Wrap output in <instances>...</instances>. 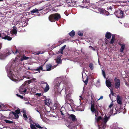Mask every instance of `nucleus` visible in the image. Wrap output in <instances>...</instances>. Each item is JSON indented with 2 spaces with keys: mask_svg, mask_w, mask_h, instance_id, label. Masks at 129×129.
Segmentation results:
<instances>
[{
  "mask_svg": "<svg viewBox=\"0 0 129 129\" xmlns=\"http://www.w3.org/2000/svg\"><path fill=\"white\" fill-rule=\"evenodd\" d=\"M12 113L15 117L16 119H17L19 117V115H18L17 113L14 112H13Z\"/></svg>",
  "mask_w": 129,
  "mask_h": 129,
  "instance_id": "obj_27",
  "label": "nucleus"
},
{
  "mask_svg": "<svg viewBox=\"0 0 129 129\" xmlns=\"http://www.w3.org/2000/svg\"><path fill=\"white\" fill-rule=\"evenodd\" d=\"M67 2H69L70 3H76L75 1H72V0H68Z\"/></svg>",
  "mask_w": 129,
  "mask_h": 129,
  "instance_id": "obj_37",
  "label": "nucleus"
},
{
  "mask_svg": "<svg viewBox=\"0 0 129 129\" xmlns=\"http://www.w3.org/2000/svg\"><path fill=\"white\" fill-rule=\"evenodd\" d=\"M106 86L108 87H111L112 85L111 83V82L108 80H107L106 81Z\"/></svg>",
  "mask_w": 129,
  "mask_h": 129,
  "instance_id": "obj_19",
  "label": "nucleus"
},
{
  "mask_svg": "<svg viewBox=\"0 0 129 129\" xmlns=\"http://www.w3.org/2000/svg\"><path fill=\"white\" fill-rule=\"evenodd\" d=\"M115 110L116 111L117 113H119L121 110V109L120 108H118V107H116L115 108Z\"/></svg>",
  "mask_w": 129,
  "mask_h": 129,
  "instance_id": "obj_34",
  "label": "nucleus"
},
{
  "mask_svg": "<svg viewBox=\"0 0 129 129\" xmlns=\"http://www.w3.org/2000/svg\"><path fill=\"white\" fill-rule=\"evenodd\" d=\"M115 82L114 87L115 88L117 89H118L120 87V80L115 77L114 79Z\"/></svg>",
  "mask_w": 129,
  "mask_h": 129,
  "instance_id": "obj_3",
  "label": "nucleus"
},
{
  "mask_svg": "<svg viewBox=\"0 0 129 129\" xmlns=\"http://www.w3.org/2000/svg\"><path fill=\"white\" fill-rule=\"evenodd\" d=\"M4 0H0V2H1V1H3Z\"/></svg>",
  "mask_w": 129,
  "mask_h": 129,
  "instance_id": "obj_64",
  "label": "nucleus"
},
{
  "mask_svg": "<svg viewBox=\"0 0 129 129\" xmlns=\"http://www.w3.org/2000/svg\"><path fill=\"white\" fill-rule=\"evenodd\" d=\"M67 40V39H65L64 40H63L62 41H59V43L60 44H62L63 43L66 42H65V41H66Z\"/></svg>",
  "mask_w": 129,
  "mask_h": 129,
  "instance_id": "obj_35",
  "label": "nucleus"
},
{
  "mask_svg": "<svg viewBox=\"0 0 129 129\" xmlns=\"http://www.w3.org/2000/svg\"><path fill=\"white\" fill-rule=\"evenodd\" d=\"M60 111L61 115H62V116H63V117H65V115L64 114V113L65 112V108L64 109V110H62V108H61L60 110Z\"/></svg>",
  "mask_w": 129,
  "mask_h": 129,
  "instance_id": "obj_25",
  "label": "nucleus"
},
{
  "mask_svg": "<svg viewBox=\"0 0 129 129\" xmlns=\"http://www.w3.org/2000/svg\"><path fill=\"white\" fill-rule=\"evenodd\" d=\"M117 103L120 105H121L122 104L120 96L118 95L117 96Z\"/></svg>",
  "mask_w": 129,
  "mask_h": 129,
  "instance_id": "obj_16",
  "label": "nucleus"
},
{
  "mask_svg": "<svg viewBox=\"0 0 129 129\" xmlns=\"http://www.w3.org/2000/svg\"><path fill=\"white\" fill-rule=\"evenodd\" d=\"M60 17L59 14L55 13L50 15L49 17V19L51 22H54L58 21Z\"/></svg>",
  "mask_w": 129,
  "mask_h": 129,
  "instance_id": "obj_2",
  "label": "nucleus"
},
{
  "mask_svg": "<svg viewBox=\"0 0 129 129\" xmlns=\"http://www.w3.org/2000/svg\"><path fill=\"white\" fill-rule=\"evenodd\" d=\"M2 36H3V35H1V34L0 33V38H1V37H2Z\"/></svg>",
  "mask_w": 129,
  "mask_h": 129,
  "instance_id": "obj_60",
  "label": "nucleus"
},
{
  "mask_svg": "<svg viewBox=\"0 0 129 129\" xmlns=\"http://www.w3.org/2000/svg\"><path fill=\"white\" fill-rule=\"evenodd\" d=\"M15 112L18 114L20 113V111L19 110L17 109L15 110Z\"/></svg>",
  "mask_w": 129,
  "mask_h": 129,
  "instance_id": "obj_41",
  "label": "nucleus"
},
{
  "mask_svg": "<svg viewBox=\"0 0 129 129\" xmlns=\"http://www.w3.org/2000/svg\"><path fill=\"white\" fill-rule=\"evenodd\" d=\"M125 47V45L124 44H123L121 46V49L120 50V52H122Z\"/></svg>",
  "mask_w": 129,
  "mask_h": 129,
  "instance_id": "obj_23",
  "label": "nucleus"
},
{
  "mask_svg": "<svg viewBox=\"0 0 129 129\" xmlns=\"http://www.w3.org/2000/svg\"><path fill=\"white\" fill-rule=\"evenodd\" d=\"M115 129H120L119 128H115Z\"/></svg>",
  "mask_w": 129,
  "mask_h": 129,
  "instance_id": "obj_63",
  "label": "nucleus"
},
{
  "mask_svg": "<svg viewBox=\"0 0 129 129\" xmlns=\"http://www.w3.org/2000/svg\"><path fill=\"white\" fill-rule=\"evenodd\" d=\"M109 96L110 97V98L111 97V94H109Z\"/></svg>",
  "mask_w": 129,
  "mask_h": 129,
  "instance_id": "obj_62",
  "label": "nucleus"
},
{
  "mask_svg": "<svg viewBox=\"0 0 129 129\" xmlns=\"http://www.w3.org/2000/svg\"><path fill=\"white\" fill-rule=\"evenodd\" d=\"M62 56V55H60L57 56L56 59V61L57 64H61L62 59H61V58Z\"/></svg>",
  "mask_w": 129,
  "mask_h": 129,
  "instance_id": "obj_7",
  "label": "nucleus"
},
{
  "mask_svg": "<svg viewBox=\"0 0 129 129\" xmlns=\"http://www.w3.org/2000/svg\"><path fill=\"white\" fill-rule=\"evenodd\" d=\"M106 127V126L101 124V125L100 126L99 129H105Z\"/></svg>",
  "mask_w": 129,
  "mask_h": 129,
  "instance_id": "obj_33",
  "label": "nucleus"
},
{
  "mask_svg": "<svg viewBox=\"0 0 129 129\" xmlns=\"http://www.w3.org/2000/svg\"><path fill=\"white\" fill-rule=\"evenodd\" d=\"M52 67V65L51 64H48L46 65V69H45V71H50L51 70Z\"/></svg>",
  "mask_w": 129,
  "mask_h": 129,
  "instance_id": "obj_11",
  "label": "nucleus"
},
{
  "mask_svg": "<svg viewBox=\"0 0 129 129\" xmlns=\"http://www.w3.org/2000/svg\"><path fill=\"white\" fill-rule=\"evenodd\" d=\"M102 74L104 78H106V74L105 71L103 70H102Z\"/></svg>",
  "mask_w": 129,
  "mask_h": 129,
  "instance_id": "obj_36",
  "label": "nucleus"
},
{
  "mask_svg": "<svg viewBox=\"0 0 129 129\" xmlns=\"http://www.w3.org/2000/svg\"><path fill=\"white\" fill-rule=\"evenodd\" d=\"M66 46V45H64V46H63L61 48V49L63 50L64 49Z\"/></svg>",
  "mask_w": 129,
  "mask_h": 129,
  "instance_id": "obj_46",
  "label": "nucleus"
},
{
  "mask_svg": "<svg viewBox=\"0 0 129 129\" xmlns=\"http://www.w3.org/2000/svg\"><path fill=\"white\" fill-rule=\"evenodd\" d=\"M25 104H29V103L28 102H26L25 103Z\"/></svg>",
  "mask_w": 129,
  "mask_h": 129,
  "instance_id": "obj_61",
  "label": "nucleus"
},
{
  "mask_svg": "<svg viewBox=\"0 0 129 129\" xmlns=\"http://www.w3.org/2000/svg\"><path fill=\"white\" fill-rule=\"evenodd\" d=\"M40 53H41L40 51H39V52L38 51V52H37V55H39V54Z\"/></svg>",
  "mask_w": 129,
  "mask_h": 129,
  "instance_id": "obj_56",
  "label": "nucleus"
},
{
  "mask_svg": "<svg viewBox=\"0 0 129 129\" xmlns=\"http://www.w3.org/2000/svg\"><path fill=\"white\" fill-rule=\"evenodd\" d=\"M116 17L118 18H122L123 15V11L120 10L116 11L115 12Z\"/></svg>",
  "mask_w": 129,
  "mask_h": 129,
  "instance_id": "obj_4",
  "label": "nucleus"
},
{
  "mask_svg": "<svg viewBox=\"0 0 129 129\" xmlns=\"http://www.w3.org/2000/svg\"><path fill=\"white\" fill-rule=\"evenodd\" d=\"M4 121L6 122V123H8L9 124L12 123H13V122L10 120H8L6 119L4 120Z\"/></svg>",
  "mask_w": 129,
  "mask_h": 129,
  "instance_id": "obj_32",
  "label": "nucleus"
},
{
  "mask_svg": "<svg viewBox=\"0 0 129 129\" xmlns=\"http://www.w3.org/2000/svg\"><path fill=\"white\" fill-rule=\"evenodd\" d=\"M41 83L42 84H45L46 85V84L47 83L43 81H41Z\"/></svg>",
  "mask_w": 129,
  "mask_h": 129,
  "instance_id": "obj_50",
  "label": "nucleus"
},
{
  "mask_svg": "<svg viewBox=\"0 0 129 129\" xmlns=\"http://www.w3.org/2000/svg\"><path fill=\"white\" fill-rule=\"evenodd\" d=\"M29 58V57H26L24 55L22 57H21V58L20 59V60L21 61H22L24 60L28 59Z\"/></svg>",
  "mask_w": 129,
  "mask_h": 129,
  "instance_id": "obj_26",
  "label": "nucleus"
},
{
  "mask_svg": "<svg viewBox=\"0 0 129 129\" xmlns=\"http://www.w3.org/2000/svg\"><path fill=\"white\" fill-rule=\"evenodd\" d=\"M83 82L85 83V84L86 85H87V83L88 81V76L86 77V80L85 81H84V80L83 79Z\"/></svg>",
  "mask_w": 129,
  "mask_h": 129,
  "instance_id": "obj_30",
  "label": "nucleus"
},
{
  "mask_svg": "<svg viewBox=\"0 0 129 129\" xmlns=\"http://www.w3.org/2000/svg\"><path fill=\"white\" fill-rule=\"evenodd\" d=\"M3 36H2V38L5 40H7L8 41L11 40L12 38L9 36H7L6 35L3 34Z\"/></svg>",
  "mask_w": 129,
  "mask_h": 129,
  "instance_id": "obj_12",
  "label": "nucleus"
},
{
  "mask_svg": "<svg viewBox=\"0 0 129 129\" xmlns=\"http://www.w3.org/2000/svg\"><path fill=\"white\" fill-rule=\"evenodd\" d=\"M10 54L9 52H8L6 54H3L0 55V59H4L7 56L9 55Z\"/></svg>",
  "mask_w": 129,
  "mask_h": 129,
  "instance_id": "obj_14",
  "label": "nucleus"
},
{
  "mask_svg": "<svg viewBox=\"0 0 129 129\" xmlns=\"http://www.w3.org/2000/svg\"><path fill=\"white\" fill-rule=\"evenodd\" d=\"M22 112L24 113L23 114H26V111H25V110L23 111Z\"/></svg>",
  "mask_w": 129,
  "mask_h": 129,
  "instance_id": "obj_55",
  "label": "nucleus"
},
{
  "mask_svg": "<svg viewBox=\"0 0 129 129\" xmlns=\"http://www.w3.org/2000/svg\"><path fill=\"white\" fill-rule=\"evenodd\" d=\"M87 1L86 0H84L83 1V3H84V2H86Z\"/></svg>",
  "mask_w": 129,
  "mask_h": 129,
  "instance_id": "obj_57",
  "label": "nucleus"
},
{
  "mask_svg": "<svg viewBox=\"0 0 129 129\" xmlns=\"http://www.w3.org/2000/svg\"><path fill=\"white\" fill-rule=\"evenodd\" d=\"M10 78L11 80L15 81H16L17 78L15 75L11 73L10 72Z\"/></svg>",
  "mask_w": 129,
  "mask_h": 129,
  "instance_id": "obj_8",
  "label": "nucleus"
},
{
  "mask_svg": "<svg viewBox=\"0 0 129 129\" xmlns=\"http://www.w3.org/2000/svg\"><path fill=\"white\" fill-rule=\"evenodd\" d=\"M18 52V50H16V51H15V53H16L17 52Z\"/></svg>",
  "mask_w": 129,
  "mask_h": 129,
  "instance_id": "obj_58",
  "label": "nucleus"
},
{
  "mask_svg": "<svg viewBox=\"0 0 129 129\" xmlns=\"http://www.w3.org/2000/svg\"><path fill=\"white\" fill-rule=\"evenodd\" d=\"M35 110H36V111L38 112L39 113H40V112L39 111H38V108H37L35 109Z\"/></svg>",
  "mask_w": 129,
  "mask_h": 129,
  "instance_id": "obj_54",
  "label": "nucleus"
},
{
  "mask_svg": "<svg viewBox=\"0 0 129 129\" xmlns=\"http://www.w3.org/2000/svg\"><path fill=\"white\" fill-rule=\"evenodd\" d=\"M13 29L12 30V33L14 34H16L17 32L16 27L15 26H14L13 27Z\"/></svg>",
  "mask_w": 129,
  "mask_h": 129,
  "instance_id": "obj_18",
  "label": "nucleus"
},
{
  "mask_svg": "<svg viewBox=\"0 0 129 129\" xmlns=\"http://www.w3.org/2000/svg\"><path fill=\"white\" fill-rule=\"evenodd\" d=\"M115 35H112V37L111 39L115 40Z\"/></svg>",
  "mask_w": 129,
  "mask_h": 129,
  "instance_id": "obj_48",
  "label": "nucleus"
},
{
  "mask_svg": "<svg viewBox=\"0 0 129 129\" xmlns=\"http://www.w3.org/2000/svg\"><path fill=\"white\" fill-rule=\"evenodd\" d=\"M89 66L91 70H93V64L92 63H90L89 65Z\"/></svg>",
  "mask_w": 129,
  "mask_h": 129,
  "instance_id": "obj_31",
  "label": "nucleus"
},
{
  "mask_svg": "<svg viewBox=\"0 0 129 129\" xmlns=\"http://www.w3.org/2000/svg\"><path fill=\"white\" fill-rule=\"evenodd\" d=\"M29 120L30 125V124H32V123L33 122H33H33V120L30 118L29 119Z\"/></svg>",
  "mask_w": 129,
  "mask_h": 129,
  "instance_id": "obj_45",
  "label": "nucleus"
},
{
  "mask_svg": "<svg viewBox=\"0 0 129 129\" xmlns=\"http://www.w3.org/2000/svg\"><path fill=\"white\" fill-rule=\"evenodd\" d=\"M30 127L31 129H37V128L34 124H30Z\"/></svg>",
  "mask_w": 129,
  "mask_h": 129,
  "instance_id": "obj_28",
  "label": "nucleus"
},
{
  "mask_svg": "<svg viewBox=\"0 0 129 129\" xmlns=\"http://www.w3.org/2000/svg\"><path fill=\"white\" fill-rule=\"evenodd\" d=\"M118 44L119 45H120V46H122V45L123 44H121L120 43H118Z\"/></svg>",
  "mask_w": 129,
  "mask_h": 129,
  "instance_id": "obj_59",
  "label": "nucleus"
},
{
  "mask_svg": "<svg viewBox=\"0 0 129 129\" xmlns=\"http://www.w3.org/2000/svg\"><path fill=\"white\" fill-rule=\"evenodd\" d=\"M50 99H47L45 100V104L47 105H49L50 104Z\"/></svg>",
  "mask_w": 129,
  "mask_h": 129,
  "instance_id": "obj_20",
  "label": "nucleus"
},
{
  "mask_svg": "<svg viewBox=\"0 0 129 129\" xmlns=\"http://www.w3.org/2000/svg\"><path fill=\"white\" fill-rule=\"evenodd\" d=\"M33 123L34 124L35 126H36L37 128H42V127L40 126V125L38 123H35V122H33Z\"/></svg>",
  "mask_w": 129,
  "mask_h": 129,
  "instance_id": "obj_24",
  "label": "nucleus"
},
{
  "mask_svg": "<svg viewBox=\"0 0 129 129\" xmlns=\"http://www.w3.org/2000/svg\"><path fill=\"white\" fill-rule=\"evenodd\" d=\"M103 98V96H101L100 97V98H99V99H98V100H100V99H102Z\"/></svg>",
  "mask_w": 129,
  "mask_h": 129,
  "instance_id": "obj_53",
  "label": "nucleus"
},
{
  "mask_svg": "<svg viewBox=\"0 0 129 129\" xmlns=\"http://www.w3.org/2000/svg\"><path fill=\"white\" fill-rule=\"evenodd\" d=\"M112 35V34L109 32H107L106 33L105 37L107 39H110Z\"/></svg>",
  "mask_w": 129,
  "mask_h": 129,
  "instance_id": "obj_15",
  "label": "nucleus"
},
{
  "mask_svg": "<svg viewBox=\"0 0 129 129\" xmlns=\"http://www.w3.org/2000/svg\"><path fill=\"white\" fill-rule=\"evenodd\" d=\"M53 106L55 107V109H56L59 107V104L58 103H55L54 105Z\"/></svg>",
  "mask_w": 129,
  "mask_h": 129,
  "instance_id": "obj_29",
  "label": "nucleus"
},
{
  "mask_svg": "<svg viewBox=\"0 0 129 129\" xmlns=\"http://www.w3.org/2000/svg\"><path fill=\"white\" fill-rule=\"evenodd\" d=\"M36 95L39 96H40L42 95V94L41 93H37L36 94Z\"/></svg>",
  "mask_w": 129,
  "mask_h": 129,
  "instance_id": "obj_47",
  "label": "nucleus"
},
{
  "mask_svg": "<svg viewBox=\"0 0 129 129\" xmlns=\"http://www.w3.org/2000/svg\"><path fill=\"white\" fill-rule=\"evenodd\" d=\"M109 116L108 117H107L106 114H105L104 117V118L103 119V122L102 124L104 125V126H106V123L107 122V121L108 120L109 118Z\"/></svg>",
  "mask_w": 129,
  "mask_h": 129,
  "instance_id": "obj_9",
  "label": "nucleus"
},
{
  "mask_svg": "<svg viewBox=\"0 0 129 129\" xmlns=\"http://www.w3.org/2000/svg\"><path fill=\"white\" fill-rule=\"evenodd\" d=\"M78 34L79 36H82L83 35V34L81 32L79 31L78 32Z\"/></svg>",
  "mask_w": 129,
  "mask_h": 129,
  "instance_id": "obj_39",
  "label": "nucleus"
},
{
  "mask_svg": "<svg viewBox=\"0 0 129 129\" xmlns=\"http://www.w3.org/2000/svg\"><path fill=\"white\" fill-rule=\"evenodd\" d=\"M68 115L69 116L68 118L73 122L77 121V120L75 115L73 114H70L69 113H68Z\"/></svg>",
  "mask_w": 129,
  "mask_h": 129,
  "instance_id": "obj_5",
  "label": "nucleus"
},
{
  "mask_svg": "<svg viewBox=\"0 0 129 129\" xmlns=\"http://www.w3.org/2000/svg\"><path fill=\"white\" fill-rule=\"evenodd\" d=\"M90 109L91 111L93 114H95V119L97 122H99L100 120H102V117L101 116L97 117L99 113L98 111V106L97 105H95L94 103H92Z\"/></svg>",
  "mask_w": 129,
  "mask_h": 129,
  "instance_id": "obj_1",
  "label": "nucleus"
},
{
  "mask_svg": "<svg viewBox=\"0 0 129 129\" xmlns=\"http://www.w3.org/2000/svg\"><path fill=\"white\" fill-rule=\"evenodd\" d=\"M23 117L24 118L25 120H27L28 119V117L26 114H23Z\"/></svg>",
  "mask_w": 129,
  "mask_h": 129,
  "instance_id": "obj_38",
  "label": "nucleus"
},
{
  "mask_svg": "<svg viewBox=\"0 0 129 129\" xmlns=\"http://www.w3.org/2000/svg\"><path fill=\"white\" fill-rule=\"evenodd\" d=\"M38 10L36 8L35 9H33L32 10L30 11V12L32 13H39Z\"/></svg>",
  "mask_w": 129,
  "mask_h": 129,
  "instance_id": "obj_22",
  "label": "nucleus"
},
{
  "mask_svg": "<svg viewBox=\"0 0 129 129\" xmlns=\"http://www.w3.org/2000/svg\"><path fill=\"white\" fill-rule=\"evenodd\" d=\"M107 38H106L105 37V43H106V44H108V41L107 40Z\"/></svg>",
  "mask_w": 129,
  "mask_h": 129,
  "instance_id": "obj_43",
  "label": "nucleus"
},
{
  "mask_svg": "<svg viewBox=\"0 0 129 129\" xmlns=\"http://www.w3.org/2000/svg\"><path fill=\"white\" fill-rule=\"evenodd\" d=\"M59 51H60V53L61 54H62L63 53V50H62L61 49H60V50Z\"/></svg>",
  "mask_w": 129,
  "mask_h": 129,
  "instance_id": "obj_49",
  "label": "nucleus"
},
{
  "mask_svg": "<svg viewBox=\"0 0 129 129\" xmlns=\"http://www.w3.org/2000/svg\"><path fill=\"white\" fill-rule=\"evenodd\" d=\"M16 95L17 96L20 97L21 99H23V96L19 95L18 94H16Z\"/></svg>",
  "mask_w": 129,
  "mask_h": 129,
  "instance_id": "obj_42",
  "label": "nucleus"
},
{
  "mask_svg": "<svg viewBox=\"0 0 129 129\" xmlns=\"http://www.w3.org/2000/svg\"><path fill=\"white\" fill-rule=\"evenodd\" d=\"M44 65H41L40 66L38 67L37 68L36 70H35L36 71H38V72L39 73H40V70H41L42 71H45V69H44L43 68V67Z\"/></svg>",
  "mask_w": 129,
  "mask_h": 129,
  "instance_id": "obj_13",
  "label": "nucleus"
},
{
  "mask_svg": "<svg viewBox=\"0 0 129 129\" xmlns=\"http://www.w3.org/2000/svg\"><path fill=\"white\" fill-rule=\"evenodd\" d=\"M114 40L111 39L109 43L111 44H113L114 42Z\"/></svg>",
  "mask_w": 129,
  "mask_h": 129,
  "instance_id": "obj_40",
  "label": "nucleus"
},
{
  "mask_svg": "<svg viewBox=\"0 0 129 129\" xmlns=\"http://www.w3.org/2000/svg\"><path fill=\"white\" fill-rule=\"evenodd\" d=\"M66 97L65 98V102L66 103L70 104L69 102L70 103H71L72 102V101H73V100L69 99V98L68 96V95L67 96V95H66Z\"/></svg>",
  "mask_w": 129,
  "mask_h": 129,
  "instance_id": "obj_10",
  "label": "nucleus"
},
{
  "mask_svg": "<svg viewBox=\"0 0 129 129\" xmlns=\"http://www.w3.org/2000/svg\"><path fill=\"white\" fill-rule=\"evenodd\" d=\"M75 34V33L74 30H72L71 32L69 33V34L70 36L72 37L74 36Z\"/></svg>",
  "mask_w": 129,
  "mask_h": 129,
  "instance_id": "obj_21",
  "label": "nucleus"
},
{
  "mask_svg": "<svg viewBox=\"0 0 129 129\" xmlns=\"http://www.w3.org/2000/svg\"><path fill=\"white\" fill-rule=\"evenodd\" d=\"M50 88V87L49 85L47 83L46 84V87L44 89V91L45 92H47Z\"/></svg>",
  "mask_w": 129,
  "mask_h": 129,
  "instance_id": "obj_17",
  "label": "nucleus"
},
{
  "mask_svg": "<svg viewBox=\"0 0 129 129\" xmlns=\"http://www.w3.org/2000/svg\"><path fill=\"white\" fill-rule=\"evenodd\" d=\"M113 105V104L112 102H111L110 105L109 106V107L110 108L112 107Z\"/></svg>",
  "mask_w": 129,
  "mask_h": 129,
  "instance_id": "obj_44",
  "label": "nucleus"
},
{
  "mask_svg": "<svg viewBox=\"0 0 129 129\" xmlns=\"http://www.w3.org/2000/svg\"><path fill=\"white\" fill-rule=\"evenodd\" d=\"M111 94L112 95H114V93L112 90H111Z\"/></svg>",
  "mask_w": 129,
  "mask_h": 129,
  "instance_id": "obj_52",
  "label": "nucleus"
},
{
  "mask_svg": "<svg viewBox=\"0 0 129 129\" xmlns=\"http://www.w3.org/2000/svg\"><path fill=\"white\" fill-rule=\"evenodd\" d=\"M27 89V87L25 86H21L20 87L19 91L20 93L21 92H25Z\"/></svg>",
  "mask_w": 129,
  "mask_h": 129,
  "instance_id": "obj_6",
  "label": "nucleus"
},
{
  "mask_svg": "<svg viewBox=\"0 0 129 129\" xmlns=\"http://www.w3.org/2000/svg\"><path fill=\"white\" fill-rule=\"evenodd\" d=\"M25 101H28V99L27 98H23V99Z\"/></svg>",
  "mask_w": 129,
  "mask_h": 129,
  "instance_id": "obj_51",
  "label": "nucleus"
}]
</instances>
